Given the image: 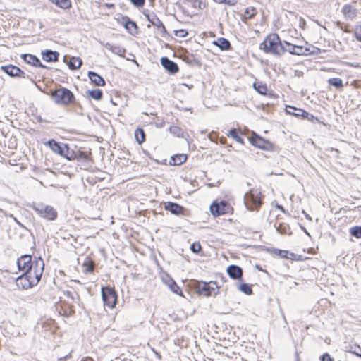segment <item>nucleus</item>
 I'll return each mask as SVG.
<instances>
[{"label": "nucleus", "instance_id": "nucleus-41", "mask_svg": "<svg viewBox=\"0 0 361 361\" xmlns=\"http://www.w3.org/2000/svg\"><path fill=\"white\" fill-rule=\"evenodd\" d=\"M350 233L357 238H361V226L352 227L350 229Z\"/></svg>", "mask_w": 361, "mask_h": 361}, {"label": "nucleus", "instance_id": "nucleus-24", "mask_svg": "<svg viewBox=\"0 0 361 361\" xmlns=\"http://www.w3.org/2000/svg\"><path fill=\"white\" fill-rule=\"evenodd\" d=\"M47 145L50 147L51 149L54 152L61 155V152L63 150L62 148L65 144H63V143L59 144V143L56 142V141H54V140H49L47 142Z\"/></svg>", "mask_w": 361, "mask_h": 361}, {"label": "nucleus", "instance_id": "nucleus-8", "mask_svg": "<svg viewBox=\"0 0 361 361\" xmlns=\"http://www.w3.org/2000/svg\"><path fill=\"white\" fill-rule=\"evenodd\" d=\"M232 210L231 205L224 200H216L210 206V211L214 216L229 214Z\"/></svg>", "mask_w": 361, "mask_h": 361}, {"label": "nucleus", "instance_id": "nucleus-18", "mask_svg": "<svg viewBox=\"0 0 361 361\" xmlns=\"http://www.w3.org/2000/svg\"><path fill=\"white\" fill-rule=\"evenodd\" d=\"M227 272L229 276L233 279H238L242 276V269L236 265H230L227 268Z\"/></svg>", "mask_w": 361, "mask_h": 361}, {"label": "nucleus", "instance_id": "nucleus-13", "mask_svg": "<svg viewBox=\"0 0 361 361\" xmlns=\"http://www.w3.org/2000/svg\"><path fill=\"white\" fill-rule=\"evenodd\" d=\"M161 63L163 67L170 74H176L179 71L178 65L175 62L169 60L167 57H162L161 59Z\"/></svg>", "mask_w": 361, "mask_h": 361}, {"label": "nucleus", "instance_id": "nucleus-34", "mask_svg": "<svg viewBox=\"0 0 361 361\" xmlns=\"http://www.w3.org/2000/svg\"><path fill=\"white\" fill-rule=\"evenodd\" d=\"M87 94L95 100H100L102 97V92L100 90H89Z\"/></svg>", "mask_w": 361, "mask_h": 361}, {"label": "nucleus", "instance_id": "nucleus-35", "mask_svg": "<svg viewBox=\"0 0 361 361\" xmlns=\"http://www.w3.org/2000/svg\"><path fill=\"white\" fill-rule=\"evenodd\" d=\"M169 130L172 134H173L174 135H176L177 137H183L184 135L183 130L178 126H171Z\"/></svg>", "mask_w": 361, "mask_h": 361}, {"label": "nucleus", "instance_id": "nucleus-54", "mask_svg": "<svg viewBox=\"0 0 361 361\" xmlns=\"http://www.w3.org/2000/svg\"><path fill=\"white\" fill-rule=\"evenodd\" d=\"M276 207L277 209H279V210H281L283 213H284V214H286V210L284 209V208H283L282 206L279 205V204H276Z\"/></svg>", "mask_w": 361, "mask_h": 361}, {"label": "nucleus", "instance_id": "nucleus-43", "mask_svg": "<svg viewBox=\"0 0 361 361\" xmlns=\"http://www.w3.org/2000/svg\"><path fill=\"white\" fill-rule=\"evenodd\" d=\"M276 252L281 257L286 259H291L294 256L293 253L289 252L287 250H277Z\"/></svg>", "mask_w": 361, "mask_h": 361}, {"label": "nucleus", "instance_id": "nucleus-58", "mask_svg": "<svg viewBox=\"0 0 361 361\" xmlns=\"http://www.w3.org/2000/svg\"><path fill=\"white\" fill-rule=\"evenodd\" d=\"M149 1V3L153 6L154 5V0H148Z\"/></svg>", "mask_w": 361, "mask_h": 361}, {"label": "nucleus", "instance_id": "nucleus-55", "mask_svg": "<svg viewBox=\"0 0 361 361\" xmlns=\"http://www.w3.org/2000/svg\"><path fill=\"white\" fill-rule=\"evenodd\" d=\"M93 270V266L92 264H87L86 271H92Z\"/></svg>", "mask_w": 361, "mask_h": 361}, {"label": "nucleus", "instance_id": "nucleus-22", "mask_svg": "<svg viewBox=\"0 0 361 361\" xmlns=\"http://www.w3.org/2000/svg\"><path fill=\"white\" fill-rule=\"evenodd\" d=\"M24 61L29 64H31L32 66H35L36 67L37 66H42L44 67V66L42 65L39 59L37 58L35 56L32 54H25L23 56Z\"/></svg>", "mask_w": 361, "mask_h": 361}, {"label": "nucleus", "instance_id": "nucleus-29", "mask_svg": "<svg viewBox=\"0 0 361 361\" xmlns=\"http://www.w3.org/2000/svg\"><path fill=\"white\" fill-rule=\"evenodd\" d=\"M214 44L218 46L221 50H228L231 47L230 42L223 37L217 39L216 41L214 42Z\"/></svg>", "mask_w": 361, "mask_h": 361}, {"label": "nucleus", "instance_id": "nucleus-30", "mask_svg": "<svg viewBox=\"0 0 361 361\" xmlns=\"http://www.w3.org/2000/svg\"><path fill=\"white\" fill-rule=\"evenodd\" d=\"M58 7L63 9H68L71 7V0H49Z\"/></svg>", "mask_w": 361, "mask_h": 361}, {"label": "nucleus", "instance_id": "nucleus-36", "mask_svg": "<svg viewBox=\"0 0 361 361\" xmlns=\"http://www.w3.org/2000/svg\"><path fill=\"white\" fill-rule=\"evenodd\" d=\"M228 137H231L233 138L236 142L239 143H243V139L241 136H240L235 129H231L228 133L227 134Z\"/></svg>", "mask_w": 361, "mask_h": 361}, {"label": "nucleus", "instance_id": "nucleus-12", "mask_svg": "<svg viewBox=\"0 0 361 361\" xmlns=\"http://www.w3.org/2000/svg\"><path fill=\"white\" fill-rule=\"evenodd\" d=\"M184 8L188 11L193 12L197 9H203L204 5L201 0H183Z\"/></svg>", "mask_w": 361, "mask_h": 361}, {"label": "nucleus", "instance_id": "nucleus-1", "mask_svg": "<svg viewBox=\"0 0 361 361\" xmlns=\"http://www.w3.org/2000/svg\"><path fill=\"white\" fill-rule=\"evenodd\" d=\"M41 262L35 265L33 270L27 273H23L16 279V286L18 288L27 290L37 285L42 276Z\"/></svg>", "mask_w": 361, "mask_h": 361}, {"label": "nucleus", "instance_id": "nucleus-14", "mask_svg": "<svg viewBox=\"0 0 361 361\" xmlns=\"http://www.w3.org/2000/svg\"><path fill=\"white\" fill-rule=\"evenodd\" d=\"M2 68L8 75L11 76H18L21 78L25 77V73L16 66L9 65L4 66Z\"/></svg>", "mask_w": 361, "mask_h": 361}, {"label": "nucleus", "instance_id": "nucleus-16", "mask_svg": "<svg viewBox=\"0 0 361 361\" xmlns=\"http://www.w3.org/2000/svg\"><path fill=\"white\" fill-rule=\"evenodd\" d=\"M164 208L166 210L170 211L171 214L175 215H179L183 213V208L180 205L168 202L164 203Z\"/></svg>", "mask_w": 361, "mask_h": 361}, {"label": "nucleus", "instance_id": "nucleus-23", "mask_svg": "<svg viewBox=\"0 0 361 361\" xmlns=\"http://www.w3.org/2000/svg\"><path fill=\"white\" fill-rule=\"evenodd\" d=\"M125 28L131 34L137 33V27L135 22L131 21L128 18H123Z\"/></svg>", "mask_w": 361, "mask_h": 361}, {"label": "nucleus", "instance_id": "nucleus-15", "mask_svg": "<svg viewBox=\"0 0 361 361\" xmlns=\"http://www.w3.org/2000/svg\"><path fill=\"white\" fill-rule=\"evenodd\" d=\"M104 47L107 49L108 50L111 51L112 53L124 57L126 49L124 47H121V45L118 44H111L109 42L104 44Z\"/></svg>", "mask_w": 361, "mask_h": 361}, {"label": "nucleus", "instance_id": "nucleus-9", "mask_svg": "<svg viewBox=\"0 0 361 361\" xmlns=\"http://www.w3.org/2000/svg\"><path fill=\"white\" fill-rule=\"evenodd\" d=\"M102 297L105 306L113 308L117 300V295L115 290L111 287H103L102 288Z\"/></svg>", "mask_w": 361, "mask_h": 361}, {"label": "nucleus", "instance_id": "nucleus-21", "mask_svg": "<svg viewBox=\"0 0 361 361\" xmlns=\"http://www.w3.org/2000/svg\"><path fill=\"white\" fill-rule=\"evenodd\" d=\"M345 18L353 20L357 16V10L350 5H345L342 9Z\"/></svg>", "mask_w": 361, "mask_h": 361}, {"label": "nucleus", "instance_id": "nucleus-2", "mask_svg": "<svg viewBox=\"0 0 361 361\" xmlns=\"http://www.w3.org/2000/svg\"><path fill=\"white\" fill-rule=\"evenodd\" d=\"M283 42L277 34H269L259 44V49L267 54L274 56L283 55Z\"/></svg>", "mask_w": 361, "mask_h": 361}, {"label": "nucleus", "instance_id": "nucleus-44", "mask_svg": "<svg viewBox=\"0 0 361 361\" xmlns=\"http://www.w3.org/2000/svg\"><path fill=\"white\" fill-rule=\"evenodd\" d=\"M353 32L356 39L361 42V25H356Z\"/></svg>", "mask_w": 361, "mask_h": 361}, {"label": "nucleus", "instance_id": "nucleus-25", "mask_svg": "<svg viewBox=\"0 0 361 361\" xmlns=\"http://www.w3.org/2000/svg\"><path fill=\"white\" fill-rule=\"evenodd\" d=\"M286 112L288 114L295 116L296 117H302L305 114V110L302 109H298L292 106H287L286 108Z\"/></svg>", "mask_w": 361, "mask_h": 361}, {"label": "nucleus", "instance_id": "nucleus-38", "mask_svg": "<svg viewBox=\"0 0 361 361\" xmlns=\"http://www.w3.org/2000/svg\"><path fill=\"white\" fill-rule=\"evenodd\" d=\"M309 51V49L302 46H295V55H307Z\"/></svg>", "mask_w": 361, "mask_h": 361}, {"label": "nucleus", "instance_id": "nucleus-45", "mask_svg": "<svg viewBox=\"0 0 361 361\" xmlns=\"http://www.w3.org/2000/svg\"><path fill=\"white\" fill-rule=\"evenodd\" d=\"M75 159L85 161L87 159V155L81 151L75 152Z\"/></svg>", "mask_w": 361, "mask_h": 361}, {"label": "nucleus", "instance_id": "nucleus-42", "mask_svg": "<svg viewBox=\"0 0 361 361\" xmlns=\"http://www.w3.org/2000/svg\"><path fill=\"white\" fill-rule=\"evenodd\" d=\"M257 11L256 9L254 7H249L247 8L245 11V18H252L255 14Z\"/></svg>", "mask_w": 361, "mask_h": 361}, {"label": "nucleus", "instance_id": "nucleus-60", "mask_svg": "<svg viewBox=\"0 0 361 361\" xmlns=\"http://www.w3.org/2000/svg\"><path fill=\"white\" fill-rule=\"evenodd\" d=\"M159 27H160L161 25H162V24H161L160 22L159 23Z\"/></svg>", "mask_w": 361, "mask_h": 361}, {"label": "nucleus", "instance_id": "nucleus-49", "mask_svg": "<svg viewBox=\"0 0 361 361\" xmlns=\"http://www.w3.org/2000/svg\"><path fill=\"white\" fill-rule=\"evenodd\" d=\"M187 35L188 32L183 29L175 31V35L178 37H185Z\"/></svg>", "mask_w": 361, "mask_h": 361}, {"label": "nucleus", "instance_id": "nucleus-48", "mask_svg": "<svg viewBox=\"0 0 361 361\" xmlns=\"http://www.w3.org/2000/svg\"><path fill=\"white\" fill-rule=\"evenodd\" d=\"M130 2L137 8H141L145 4V0H130Z\"/></svg>", "mask_w": 361, "mask_h": 361}, {"label": "nucleus", "instance_id": "nucleus-27", "mask_svg": "<svg viewBox=\"0 0 361 361\" xmlns=\"http://www.w3.org/2000/svg\"><path fill=\"white\" fill-rule=\"evenodd\" d=\"M144 16L154 25H158V18L157 17L154 12H151L146 9L143 12Z\"/></svg>", "mask_w": 361, "mask_h": 361}, {"label": "nucleus", "instance_id": "nucleus-28", "mask_svg": "<svg viewBox=\"0 0 361 361\" xmlns=\"http://www.w3.org/2000/svg\"><path fill=\"white\" fill-rule=\"evenodd\" d=\"M274 226H275L276 231L281 234H290V226L287 224L276 223L274 224Z\"/></svg>", "mask_w": 361, "mask_h": 361}, {"label": "nucleus", "instance_id": "nucleus-40", "mask_svg": "<svg viewBox=\"0 0 361 361\" xmlns=\"http://www.w3.org/2000/svg\"><path fill=\"white\" fill-rule=\"evenodd\" d=\"M254 88L260 94H265L267 91V87L264 84L262 83H254Z\"/></svg>", "mask_w": 361, "mask_h": 361}, {"label": "nucleus", "instance_id": "nucleus-52", "mask_svg": "<svg viewBox=\"0 0 361 361\" xmlns=\"http://www.w3.org/2000/svg\"><path fill=\"white\" fill-rule=\"evenodd\" d=\"M0 212H1L6 216H9V217H11L12 219H13V217H14L13 214H7V212H5L4 210H3L2 209H0Z\"/></svg>", "mask_w": 361, "mask_h": 361}, {"label": "nucleus", "instance_id": "nucleus-5", "mask_svg": "<svg viewBox=\"0 0 361 361\" xmlns=\"http://www.w3.org/2000/svg\"><path fill=\"white\" fill-rule=\"evenodd\" d=\"M196 291L199 295L205 297L215 296L219 293V287L216 281L198 282L195 286Z\"/></svg>", "mask_w": 361, "mask_h": 361}, {"label": "nucleus", "instance_id": "nucleus-17", "mask_svg": "<svg viewBox=\"0 0 361 361\" xmlns=\"http://www.w3.org/2000/svg\"><path fill=\"white\" fill-rule=\"evenodd\" d=\"M188 159L186 154H177L171 157L169 164L171 166H180L185 163Z\"/></svg>", "mask_w": 361, "mask_h": 361}, {"label": "nucleus", "instance_id": "nucleus-57", "mask_svg": "<svg viewBox=\"0 0 361 361\" xmlns=\"http://www.w3.org/2000/svg\"><path fill=\"white\" fill-rule=\"evenodd\" d=\"M216 3L222 4L223 0H214Z\"/></svg>", "mask_w": 361, "mask_h": 361}, {"label": "nucleus", "instance_id": "nucleus-4", "mask_svg": "<svg viewBox=\"0 0 361 361\" xmlns=\"http://www.w3.org/2000/svg\"><path fill=\"white\" fill-rule=\"evenodd\" d=\"M38 262H41V265H42V274L44 271V263L42 259L38 258L35 259L33 262L32 261V257L30 255H23L21 256L19 259H18L17 261V265L18 267V269L23 273H27L30 271V270H33L34 268H35V265L37 263L38 264Z\"/></svg>", "mask_w": 361, "mask_h": 361}, {"label": "nucleus", "instance_id": "nucleus-51", "mask_svg": "<svg viewBox=\"0 0 361 361\" xmlns=\"http://www.w3.org/2000/svg\"><path fill=\"white\" fill-rule=\"evenodd\" d=\"M321 361H332L329 354L325 353L321 357Z\"/></svg>", "mask_w": 361, "mask_h": 361}, {"label": "nucleus", "instance_id": "nucleus-32", "mask_svg": "<svg viewBox=\"0 0 361 361\" xmlns=\"http://www.w3.org/2000/svg\"><path fill=\"white\" fill-rule=\"evenodd\" d=\"M135 138L139 144H142L145 140V135L142 129L137 128L135 131Z\"/></svg>", "mask_w": 361, "mask_h": 361}, {"label": "nucleus", "instance_id": "nucleus-3", "mask_svg": "<svg viewBox=\"0 0 361 361\" xmlns=\"http://www.w3.org/2000/svg\"><path fill=\"white\" fill-rule=\"evenodd\" d=\"M244 202L250 211L258 210L262 204L260 190L253 188L246 192L244 196Z\"/></svg>", "mask_w": 361, "mask_h": 361}, {"label": "nucleus", "instance_id": "nucleus-11", "mask_svg": "<svg viewBox=\"0 0 361 361\" xmlns=\"http://www.w3.org/2000/svg\"><path fill=\"white\" fill-rule=\"evenodd\" d=\"M250 141L254 146L259 149H267L270 145V143L268 141L258 136L255 133H253L250 137Z\"/></svg>", "mask_w": 361, "mask_h": 361}, {"label": "nucleus", "instance_id": "nucleus-33", "mask_svg": "<svg viewBox=\"0 0 361 361\" xmlns=\"http://www.w3.org/2000/svg\"><path fill=\"white\" fill-rule=\"evenodd\" d=\"M282 45H283V54L285 52H289L291 54H294L295 45L292 44L289 42H287L286 41H283L282 43Z\"/></svg>", "mask_w": 361, "mask_h": 361}, {"label": "nucleus", "instance_id": "nucleus-37", "mask_svg": "<svg viewBox=\"0 0 361 361\" xmlns=\"http://www.w3.org/2000/svg\"><path fill=\"white\" fill-rule=\"evenodd\" d=\"M238 289L246 295H251L252 293V288L247 283H241L238 286Z\"/></svg>", "mask_w": 361, "mask_h": 361}, {"label": "nucleus", "instance_id": "nucleus-10", "mask_svg": "<svg viewBox=\"0 0 361 361\" xmlns=\"http://www.w3.org/2000/svg\"><path fill=\"white\" fill-rule=\"evenodd\" d=\"M161 278L162 282L166 284L173 293L182 295V290L173 279L167 274L162 275Z\"/></svg>", "mask_w": 361, "mask_h": 361}, {"label": "nucleus", "instance_id": "nucleus-56", "mask_svg": "<svg viewBox=\"0 0 361 361\" xmlns=\"http://www.w3.org/2000/svg\"><path fill=\"white\" fill-rule=\"evenodd\" d=\"M82 361H93L92 358L87 357L82 360Z\"/></svg>", "mask_w": 361, "mask_h": 361}, {"label": "nucleus", "instance_id": "nucleus-26", "mask_svg": "<svg viewBox=\"0 0 361 361\" xmlns=\"http://www.w3.org/2000/svg\"><path fill=\"white\" fill-rule=\"evenodd\" d=\"M59 53L47 50L42 55V59L47 62L56 61L58 60Z\"/></svg>", "mask_w": 361, "mask_h": 361}, {"label": "nucleus", "instance_id": "nucleus-39", "mask_svg": "<svg viewBox=\"0 0 361 361\" xmlns=\"http://www.w3.org/2000/svg\"><path fill=\"white\" fill-rule=\"evenodd\" d=\"M328 82L329 85L334 86L337 88H341L343 87L342 80L338 78H330L328 80Z\"/></svg>", "mask_w": 361, "mask_h": 361}, {"label": "nucleus", "instance_id": "nucleus-46", "mask_svg": "<svg viewBox=\"0 0 361 361\" xmlns=\"http://www.w3.org/2000/svg\"><path fill=\"white\" fill-rule=\"evenodd\" d=\"M303 118L307 119L308 121H310L312 122L318 121V119L317 117H315L314 115L309 114L308 112L305 111V114L302 116Z\"/></svg>", "mask_w": 361, "mask_h": 361}, {"label": "nucleus", "instance_id": "nucleus-53", "mask_svg": "<svg viewBox=\"0 0 361 361\" xmlns=\"http://www.w3.org/2000/svg\"><path fill=\"white\" fill-rule=\"evenodd\" d=\"M13 221L20 227L24 228V226L14 216L13 217Z\"/></svg>", "mask_w": 361, "mask_h": 361}, {"label": "nucleus", "instance_id": "nucleus-6", "mask_svg": "<svg viewBox=\"0 0 361 361\" xmlns=\"http://www.w3.org/2000/svg\"><path fill=\"white\" fill-rule=\"evenodd\" d=\"M51 97L56 104L63 105L73 102L75 99L72 92L65 87L56 90L52 92Z\"/></svg>", "mask_w": 361, "mask_h": 361}, {"label": "nucleus", "instance_id": "nucleus-20", "mask_svg": "<svg viewBox=\"0 0 361 361\" xmlns=\"http://www.w3.org/2000/svg\"><path fill=\"white\" fill-rule=\"evenodd\" d=\"M62 149L63 150L61 154V157H65L70 161L75 159V152L71 149L67 144H65Z\"/></svg>", "mask_w": 361, "mask_h": 361}, {"label": "nucleus", "instance_id": "nucleus-7", "mask_svg": "<svg viewBox=\"0 0 361 361\" xmlns=\"http://www.w3.org/2000/svg\"><path fill=\"white\" fill-rule=\"evenodd\" d=\"M32 209L41 217L53 221L57 217V212L52 207L42 203L33 204Z\"/></svg>", "mask_w": 361, "mask_h": 361}, {"label": "nucleus", "instance_id": "nucleus-47", "mask_svg": "<svg viewBox=\"0 0 361 361\" xmlns=\"http://www.w3.org/2000/svg\"><path fill=\"white\" fill-rule=\"evenodd\" d=\"M190 249L194 253H198L201 250V245L199 243H194L192 244Z\"/></svg>", "mask_w": 361, "mask_h": 361}, {"label": "nucleus", "instance_id": "nucleus-31", "mask_svg": "<svg viewBox=\"0 0 361 361\" xmlns=\"http://www.w3.org/2000/svg\"><path fill=\"white\" fill-rule=\"evenodd\" d=\"M68 65L71 69L76 70L81 66L82 60L79 57L73 56L71 58Z\"/></svg>", "mask_w": 361, "mask_h": 361}, {"label": "nucleus", "instance_id": "nucleus-59", "mask_svg": "<svg viewBox=\"0 0 361 361\" xmlns=\"http://www.w3.org/2000/svg\"><path fill=\"white\" fill-rule=\"evenodd\" d=\"M306 217L309 219H311V218L308 215H306Z\"/></svg>", "mask_w": 361, "mask_h": 361}, {"label": "nucleus", "instance_id": "nucleus-50", "mask_svg": "<svg viewBox=\"0 0 361 361\" xmlns=\"http://www.w3.org/2000/svg\"><path fill=\"white\" fill-rule=\"evenodd\" d=\"M238 0H223L222 4L228 5V6H234L237 4Z\"/></svg>", "mask_w": 361, "mask_h": 361}, {"label": "nucleus", "instance_id": "nucleus-19", "mask_svg": "<svg viewBox=\"0 0 361 361\" xmlns=\"http://www.w3.org/2000/svg\"><path fill=\"white\" fill-rule=\"evenodd\" d=\"M88 77L91 82L97 86H104L105 81L102 77L93 71H89Z\"/></svg>", "mask_w": 361, "mask_h": 361}]
</instances>
